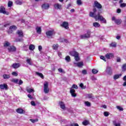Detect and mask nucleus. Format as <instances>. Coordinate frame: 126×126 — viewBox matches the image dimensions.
I'll return each mask as SVG.
<instances>
[{
  "label": "nucleus",
  "instance_id": "obj_1",
  "mask_svg": "<svg viewBox=\"0 0 126 126\" xmlns=\"http://www.w3.org/2000/svg\"><path fill=\"white\" fill-rule=\"evenodd\" d=\"M94 18L95 21H97V20H100L102 22V23H107V21L106 20V19H105L103 16L100 15L99 13L97 14V16H94Z\"/></svg>",
  "mask_w": 126,
  "mask_h": 126
},
{
  "label": "nucleus",
  "instance_id": "obj_2",
  "mask_svg": "<svg viewBox=\"0 0 126 126\" xmlns=\"http://www.w3.org/2000/svg\"><path fill=\"white\" fill-rule=\"evenodd\" d=\"M43 91L45 94H48L50 91V89H49V83H48V82H44Z\"/></svg>",
  "mask_w": 126,
  "mask_h": 126
},
{
  "label": "nucleus",
  "instance_id": "obj_3",
  "mask_svg": "<svg viewBox=\"0 0 126 126\" xmlns=\"http://www.w3.org/2000/svg\"><path fill=\"white\" fill-rule=\"evenodd\" d=\"M56 34V32H55V31L52 30V31H48L46 32V36L49 38L52 39L54 36Z\"/></svg>",
  "mask_w": 126,
  "mask_h": 126
},
{
  "label": "nucleus",
  "instance_id": "obj_4",
  "mask_svg": "<svg viewBox=\"0 0 126 126\" xmlns=\"http://www.w3.org/2000/svg\"><path fill=\"white\" fill-rule=\"evenodd\" d=\"M91 35V32L90 31H88L87 33L84 34H81L80 36L81 39H86V38H90V36Z\"/></svg>",
  "mask_w": 126,
  "mask_h": 126
},
{
  "label": "nucleus",
  "instance_id": "obj_5",
  "mask_svg": "<svg viewBox=\"0 0 126 126\" xmlns=\"http://www.w3.org/2000/svg\"><path fill=\"white\" fill-rule=\"evenodd\" d=\"M60 26L62 28H64V29H68V22H63L60 24Z\"/></svg>",
  "mask_w": 126,
  "mask_h": 126
},
{
  "label": "nucleus",
  "instance_id": "obj_6",
  "mask_svg": "<svg viewBox=\"0 0 126 126\" xmlns=\"http://www.w3.org/2000/svg\"><path fill=\"white\" fill-rule=\"evenodd\" d=\"M112 21H114L115 23H116V24H117V25H120V24L122 23V19H117L116 18V17H112Z\"/></svg>",
  "mask_w": 126,
  "mask_h": 126
},
{
  "label": "nucleus",
  "instance_id": "obj_7",
  "mask_svg": "<svg viewBox=\"0 0 126 126\" xmlns=\"http://www.w3.org/2000/svg\"><path fill=\"white\" fill-rule=\"evenodd\" d=\"M96 12H97V9L96 8H94L93 9V12H90L89 14V16L90 17H93L94 18V16H97L98 14L96 15Z\"/></svg>",
  "mask_w": 126,
  "mask_h": 126
},
{
  "label": "nucleus",
  "instance_id": "obj_8",
  "mask_svg": "<svg viewBox=\"0 0 126 126\" xmlns=\"http://www.w3.org/2000/svg\"><path fill=\"white\" fill-rule=\"evenodd\" d=\"M0 13H3V14H6L7 15L9 14L8 12L5 11V8L2 6L0 7Z\"/></svg>",
  "mask_w": 126,
  "mask_h": 126
},
{
  "label": "nucleus",
  "instance_id": "obj_9",
  "mask_svg": "<svg viewBox=\"0 0 126 126\" xmlns=\"http://www.w3.org/2000/svg\"><path fill=\"white\" fill-rule=\"evenodd\" d=\"M106 73L109 75H112L113 74V69L111 67H107L106 70Z\"/></svg>",
  "mask_w": 126,
  "mask_h": 126
},
{
  "label": "nucleus",
  "instance_id": "obj_10",
  "mask_svg": "<svg viewBox=\"0 0 126 126\" xmlns=\"http://www.w3.org/2000/svg\"><path fill=\"white\" fill-rule=\"evenodd\" d=\"M8 86L6 84L0 85V89H1L2 90H7L8 89Z\"/></svg>",
  "mask_w": 126,
  "mask_h": 126
},
{
  "label": "nucleus",
  "instance_id": "obj_11",
  "mask_svg": "<svg viewBox=\"0 0 126 126\" xmlns=\"http://www.w3.org/2000/svg\"><path fill=\"white\" fill-rule=\"evenodd\" d=\"M83 62H79L78 63H74V66L76 67L78 66V67H82L83 66Z\"/></svg>",
  "mask_w": 126,
  "mask_h": 126
},
{
  "label": "nucleus",
  "instance_id": "obj_12",
  "mask_svg": "<svg viewBox=\"0 0 126 126\" xmlns=\"http://www.w3.org/2000/svg\"><path fill=\"white\" fill-rule=\"evenodd\" d=\"M105 57L106 58V59H107V60H110V59L114 58V54L107 53L105 55Z\"/></svg>",
  "mask_w": 126,
  "mask_h": 126
},
{
  "label": "nucleus",
  "instance_id": "obj_13",
  "mask_svg": "<svg viewBox=\"0 0 126 126\" xmlns=\"http://www.w3.org/2000/svg\"><path fill=\"white\" fill-rule=\"evenodd\" d=\"M94 6L97 8H98V9L102 8V5H101L100 3L98 2V1H94Z\"/></svg>",
  "mask_w": 126,
  "mask_h": 126
},
{
  "label": "nucleus",
  "instance_id": "obj_14",
  "mask_svg": "<svg viewBox=\"0 0 126 126\" xmlns=\"http://www.w3.org/2000/svg\"><path fill=\"white\" fill-rule=\"evenodd\" d=\"M70 93L72 96V97H76L77 94L75 93V90L73 89H70Z\"/></svg>",
  "mask_w": 126,
  "mask_h": 126
},
{
  "label": "nucleus",
  "instance_id": "obj_15",
  "mask_svg": "<svg viewBox=\"0 0 126 126\" xmlns=\"http://www.w3.org/2000/svg\"><path fill=\"white\" fill-rule=\"evenodd\" d=\"M42 9H49L50 7V5L48 3H44L41 6Z\"/></svg>",
  "mask_w": 126,
  "mask_h": 126
},
{
  "label": "nucleus",
  "instance_id": "obj_16",
  "mask_svg": "<svg viewBox=\"0 0 126 126\" xmlns=\"http://www.w3.org/2000/svg\"><path fill=\"white\" fill-rule=\"evenodd\" d=\"M62 5L59 3L54 4V7L56 9H62Z\"/></svg>",
  "mask_w": 126,
  "mask_h": 126
},
{
  "label": "nucleus",
  "instance_id": "obj_17",
  "mask_svg": "<svg viewBox=\"0 0 126 126\" xmlns=\"http://www.w3.org/2000/svg\"><path fill=\"white\" fill-rule=\"evenodd\" d=\"M16 111L18 114H25V111L21 108H18Z\"/></svg>",
  "mask_w": 126,
  "mask_h": 126
},
{
  "label": "nucleus",
  "instance_id": "obj_18",
  "mask_svg": "<svg viewBox=\"0 0 126 126\" xmlns=\"http://www.w3.org/2000/svg\"><path fill=\"white\" fill-rule=\"evenodd\" d=\"M59 105L60 106V108L62 109V110H65V104L63 101H60L59 102Z\"/></svg>",
  "mask_w": 126,
  "mask_h": 126
},
{
  "label": "nucleus",
  "instance_id": "obj_19",
  "mask_svg": "<svg viewBox=\"0 0 126 126\" xmlns=\"http://www.w3.org/2000/svg\"><path fill=\"white\" fill-rule=\"evenodd\" d=\"M69 55L70 56H72V57H77V56H78V53L76 52V51H71L69 52Z\"/></svg>",
  "mask_w": 126,
  "mask_h": 126
},
{
  "label": "nucleus",
  "instance_id": "obj_20",
  "mask_svg": "<svg viewBox=\"0 0 126 126\" xmlns=\"http://www.w3.org/2000/svg\"><path fill=\"white\" fill-rule=\"evenodd\" d=\"M9 52H14L16 51V48L14 46H9L8 48Z\"/></svg>",
  "mask_w": 126,
  "mask_h": 126
},
{
  "label": "nucleus",
  "instance_id": "obj_21",
  "mask_svg": "<svg viewBox=\"0 0 126 126\" xmlns=\"http://www.w3.org/2000/svg\"><path fill=\"white\" fill-rule=\"evenodd\" d=\"M35 30L36 31V33L37 34H41V33H42V29L41 28V27H37L35 28Z\"/></svg>",
  "mask_w": 126,
  "mask_h": 126
},
{
  "label": "nucleus",
  "instance_id": "obj_22",
  "mask_svg": "<svg viewBox=\"0 0 126 126\" xmlns=\"http://www.w3.org/2000/svg\"><path fill=\"white\" fill-rule=\"evenodd\" d=\"M13 68H18L20 66V63H14L12 65Z\"/></svg>",
  "mask_w": 126,
  "mask_h": 126
},
{
  "label": "nucleus",
  "instance_id": "obj_23",
  "mask_svg": "<svg viewBox=\"0 0 126 126\" xmlns=\"http://www.w3.org/2000/svg\"><path fill=\"white\" fill-rule=\"evenodd\" d=\"M26 62L27 63L29 64V65H33V62H32V59H31V58L27 59L26 60Z\"/></svg>",
  "mask_w": 126,
  "mask_h": 126
},
{
  "label": "nucleus",
  "instance_id": "obj_24",
  "mask_svg": "<svg viewBox=\"0 0 126 126\" xmlns=\"http://www.w3.org/2000/svg\"><path fill=\"white\" fill-rule=\"evenodd\" d=\"M93 25L94 27H95V28H99V27H100V26H101L100 24H99V23H98V22L93 23Z\"/></svg>",
  "mask_w": 126,
  "mask_h": 126
},
{
  "label": "nucleus",
  "instance_id": "obj_25",
  "mask_svg": "<svg viewBox=\"0 0 126 126\" xmlns=\"http://www.w3.org/2000/svg\"><path fill=\"white\" fill-rule=\"evenodd\" d=\"M17 34L18 35L19 37H23V32H22V31H17Z\"/></svg>",
  "mask_w": 126,
  "mask_h": 126
},
{
  "label": "nucleus",
  "instance_id": "obj_26",
  "mask_svg": "<svg viewBox=\"0 0 126 126\" xmlns=\"http://www.w3.org/2000/svg\"><path fill=\"white\" fill-rule=\"evenodd\" d=\"M121 76H122V74H116V75H115L114 76H113V78L114 79V80H116V79H118V78L119 77H121Z\"/></svg>",
  "mask_w": 126,
  "mask_h": 126
},
{
  "label": "nucleus",
  "instance_id": "obj_27",
  "mask_svg": "<svg viewBox=\"0 0 126 126\" xmlns=\"http://www.w3.org/2000/svg\"><path fill=\"white\" fill-rule=\"evenodd\" d=\"M29 50L30 51H34V50H35V45L33 44H31L29 46Z\"/></svg>",
  "mask_w": 126,
  "mask_h": 126
},
{
  "label": "nucleus",
  "instance_id": "obj_28",
  "mask_svg": "<svg viewBox=\"0 0 126 126\" xmlns=\"http://www.w3.org/2000/svg\"><path fill=\"white\" fill-rule=\"evenodd\" d=\"M87 98L89 99H94V96L93 94H87Z\"/></svg>",
  "mask_w": 126,
  "mask_h": 126
},
{
  "label": "nucleus",
  "instance_id": "obj_29",
  "mask_svg": "<svg viewBox=\"0 0 126 126\" xmlns=\"http://www.w3.org/2000/svg\"><path fill=\"white\" fill-rule=\"evenodd\" d=\"M52 49L53 50H57L59 49V44H53L52 46Z\"/></svg>",
  "mask_w": 126,
  "mask_h": 126
},
{
  "label": "nucleus",
  "instance_id": "obj_30",
  "mask_svg": "<svg viewBox=\"0 0 126 126\" xmlns=\"http://www.w3.org/2000/svg\"><path fill=\"white\" fill-rule=\"evenodd\" d=\"M82 124L83 126H88L89 125V121L88 120H84Z\"/></svg>",
  "mask_w": 126,
  "mask_h": 126
},
{
  "label": "nucleus",
  "instance_id": "obj_31",
  "mask_svg": "<svg viewBox=\"0 0 126 126\" xmlns=\"http://www.w3.org/2000/svg\"><path fill=\"white\" fill-rule=\"evenodd\" d=\"M84 104L87 107H91V103L89 101H85Z\"/></svg>",
  "mask_w": 126,
  "mask_h": 126
},
{
  "label": "nucleus",
  "instance_id": "obj_32",
  "mask_svg": "<svg viewBox=\"0 0 126 126\" xmlns=\"http://www.w3.org/2000/svg\"><path fill=\"white\" fill-rule=\"evenodd\" d=\"M10 45V43H9V42L8 41H6L5 42V43H4V47H6V48H8V47H9V45Z\"/></svg>",
  "mask_w": 126,
  "mask_h": 126
},
{
  "label": "nucleus",
  "instance_id": "obj_33",
  "mask_svg": "<svg viewBox=\"0 0 126 126\" xmlns=\"http://www.w3.org/2000/svg\"><path fill=\"white\" fill-rule=\"evenodd\" d=\"M113 125L114 126H121V123H117L116 121H113Z\"/></svg>",
  "mask_w": 126,
  "mask_h": 126
},
{
  "label": "nucleus",
  "instance_id": "obj_34",
  "mask_svg": "<svg viewBox=\"0 0 126 126\" xmlns=\"http://www.w3.org/2000/svg\"><path fill=\"white\" fill-rule=\"evenodd\" d=\"M3 77L4 79H8V78H10V76L7 74H4Z\"/></svg>",
  "mask_w": 126,
  "mask_h": 126
},
{
  "label": "nucleus",
  "instance_id": "obj_35",
  "mask_svg": "<svg viewBox=\"0 0 126 126\" xmlns=\"http://www.w3.org/2000/svg\"><path fill=\"white\" fill-rule=\"evenodd\" d=\"M36 74H37V75H38V76H40L41 78H42V79L44 78V75H43V74L36 72Z\"/></svg>",
  "mask_w": 126,
  "mask_h": 126
},
{
  "label": "nucleus",
  "instance_id": "obj_36",
  "mask_svg": "<svg viewBox=\"0 0 126 126\" xmlns=\"http://www.w3.org/2000/svg\"><path fill=\"white\" fill-rule=\"evenodd\" d=\"M10 30H16L17 28L15 26H12L9 27Z\"/></svg>",
  "mask_w": 126,
  "mask_h": 126
},
{
  "label": "nucleus",
  "instance_id": "obj_37",
  "mask_svg": "<svg viewBox=\"0 0 126 126\" xmlns=\"http://www.w3.org/2000/svg\"><path fill=\"white\" fill-rule=\"evenodd\" d=\"M13 4V2L12 1H9L8 2V7H11Z\"/></svg>",
  "mask_w": 126,
  "mask_h": 126
},
{
  "label": "nucleus",
  "instance_id": "obj_38",
  "mask_svg": "<svg viewBox=\"0 0 126 126\" xmlns=\"http://www.w3.org/2000/svg\"><path fill=\"white\" fill-rule=\"evenodd\" d=\"M27 92H28V93H32V92H34V89H27Z\"/></svg>",
  "mask_w": 126,
  "mask_h": 126
},
{
  "label": "nucleus",
  "instance_id": "obj_39",
  "mask_svg": "<svg viewBox=\"0 0 126 126\" xmlns=\"http://www.w3.org/2000/svg\"><path fill=\"white\" fill-rule=\"evenodd\" d=\"M110 47H113L114 48H116L117 47V43L115 42H113L110 44Z\"/></svg>",
  "mask_w": 126,
  "mask_h": 126
},
{
  "label": "nucleus",
  "instance_id": "obj_40",
  "mask_svg": "<svg viewBox=\"0 0 126 126\" xmlns=\"http://www.w3.org/2000/svg\"><path fill=\"white\" fill-rule=\"evenodd\" d=\"M65 61H66V62H70V57H69V56H67L65 58Z\"/></svg>",
  "mask_w": 126,
  "mask_h": 126
},
{
  "label": "nucleus",
  "instance_id": "obj_41",
  "mask_svg": "<svg viewBox=\"0 0 126 126\" xmlns=\"http://www.w3.org/2000/svg\"><path fill=\"white\" fill-rule=\"evenodd\" d=\"M11 81L14 83H17L18 82V79H13Z\"/></svg>",
  "mask_w": 126,
  "mask_h": 126
},
{
  "label": "nucleus",
  "instance_id": "obj_42",
  "mask_svg": "<svg viewBox=\"0 0 126 126\" xmlns=\"http://www.w3.org/2000/svg\"><path fill=\"white\" fill-rule=\"evenodd\" d=\"M122 70L123 71H126V64H124L122 66Z\"/></svg>",
  "mask_w": 126,
  "mask_h": 126
},
{
  "label": "nucleus",
  "instance_id": "obj_43",
  "mask_svg": "<svg viewBox=\"0 0 126 126\" xmlns=\"http://www.w3.org/2000/svg\"><path fill=\"white\" fill-rule=\"evenodd\" d=\"M80 87H81L82 89H85V88H86V86H84V85H83V83H81L80 84Z\"/></svg>",
  "mask_w": 126,
  "mask_h": 126
},
{
  "label": "nucleus",
  "instance_id": "obj_44",
  "mask_svg": "<svg viewBox=\"0 0 126 126\" xmlns=\"http://www.w3.org/2000/svg\"><path fill=\"white\" fill-rule=\"evenodd\" d=\"M77 4H78V5H81L82 4V1H81V0H77Z\"/></svg>",
  "mask_w": 126,
  "mask_h": 126
},
{
  "label": "nucleus",
  "instance_id": "obj_45",
  "mask_svg": "<svg viewBox=\"0 0 126 126\" xmlns=\"http://www.w3.org/2000/svg\"><path fill=\"white\" fill-rule=\"evenodd\" d=\"M92 73L94 74H96L97 73H98V70H96V69H93L92 70Z\"/></svg>",
  "mask_w": 126,
  "mask_h": 126
},
{
  "label": "nucleus",
  "instance_id": "obj_46",
  "mask_svg": "<svg viewBox=\"0 0 126 126\" xmlns=\"http://www.w3.org/2000/svg\"><path fill=\"white\" fill-rule=\"evenodd\" d=\"M73 88L75 89H78V87L77 86V85L74 84L72 85L71 89H73Z\"/></svg>",
  "mask_w": 126,
  "mask_h": 126
},
{
  "label": "nucleus",
  "instance_id": "obj_47",
  "mask_svg": "<svg viewBox=\"0 0 126 126\" xmlns=\"http://www.w3.org/2000/svg\"><path fill=\"white\" fill-rule=\"evenodd\" d=\"M16 4H19V5H21V4H22V2H21V1L19 0H18L16 1Z\"/></svg>",
  "mask_w": 126,
  "mask_h": 126
},
{
  "label": "nucleus",
  "instance_id": "obj_48",
  "mask_svg": "<svg viewBox=\"0 0 126 126\" xmlns=\"http://www.w3.org/2000/svg\"><path fill=\"white\" fill-rule=\"evenodd\" d=\"M75 61H76V62H78V61H79L80 59H79V55L78 54V56H75Z\"/></svg>",
  "mask_w": 126,
  "mask_h": 126
},
{
  "label": "nucleus",
  "instance_id": "obj_49",
  "mask_svg": "<svg viewBox=\"0 0 126 126\" xmlns=\"http://www.w3.org/2000/svg\"><path fill=\"white\" fill-rule=\"evenodd\" d=\"M126 3H122L120 4V7H126Z\"/></svg>",
  "mask_w": 126,
  "mask_h": 126
},
{
  "label": "nucleus",
  "instance_id": "obj_50",
  "mask_svg": "<svg viewBox=\"0 0 126 126\" xmlns=\"http://www.w3.org/2000/svg\"><path fill=\"white\" fill-rule=\"evenodd\" d=\"M100 59L101 60H102L103 61H104V62H106V58H105V57L103 56H101L100 57Z\"/></svg>",
  "mask_w": 126,
  "mask_h": 126
},
{
  "label": "nucleus",
  "instance_id": "obj_51",
  "mask_svg": "<svg viewBox=\"0 0 126 126\" xmlns=\"http://www.w3.org/2000/svg\"><path fill=\"white\" fill-rule=\"evenodd\" d=\"M12 75H13L14 76H17V75H18V73L16 72H12Z\"/></svg>",
  "mask_w": 126,
  "mask_h": 126
},
{
  "label": "nucleus",
  "instance_id": "obj_52",
  "mask_svg": "<svg viewBox=\"0 0 126 126\" xmlns=\"http://www.w3.org/2000/svg\"><path fill=\"white\" fill-rule=\"evenodd\" d=\"M117 108L118 110H119V111H124V108L121 106H117Z\"/></svg>",
  "mask_w": 126,
  "mask_h": 126
},
{
  "label": "nucleus",
  "instance_id": "obj_53",
  "mask_svg": "<svg viewBox=\"0 0 126 126\" xmlns=\"http://www.w3.org/2000/svg\"><path fill=\"white\" fill-rule=\"evenodd\" d=\"M30 121H31V122L32 123H35V122H38V119H35V120H34V119H30Z\"/></svg>",
  "mask_w": 126,
  "mask_h": 126
},
{
  "label": "nucleus",
  "instance_id": "obj_54",
  "mask_svg": "<svg viewBox=\"0 0 126 126\" xmlns=\"http://www.w3.org/2000/svg\"><path fill=\"white\" fill-rule=\"evenodd\" d=\"M82 73L84 75L87 74V71L85 69H84L82 71Z\"/></svg>",
  "mask_w": 126,
  "mask_h": 126
},
{
  "label": "nucleus",
  "instance_id": "obj_55",
  "mask_svg": "<svg viewBox=\"0 0 126 126\" xmlns=\"http://www.w3.org/2000/svg\"><path fill=\"white\" fill-rule=\"evenodd\" d=\"M104 115L105 117H108L109 116V113L108 112H104Z\"/></svg>",
  "mask_w": 126,
  "mask_h": 126
},
{
  "label": "nucleus",
  "instance_id": "obj_56",
  "mask_svg": "<svg viewBox=\"0 0 126 126\" xmlns=\"http://www.w3.org/2000/svg\"><path fill=\"white\" fill-rule=\"evenodd\" d=\"M31 104L32 106H36V103H35V102L34 101H32L31 102Z\"/></svg>",
  "mask_w": 126,
  "mask_h": 126
},
{
  "label": "nucleus",
  "instance_id": "obj_57",
  "mask_svg": "<svg viewBox=\"0 0 126 126\" xmlns=\"http://www.w3.org/2000/svg\"><path fill=\"white\" fill-rule=\"evenodd\" d=\"M117 62L118 63H121V58L117 57Z\"/></svg>",
  "mask_w": 126,
  "mask_h": 126
},
{
  "label": "nucleus",
  "instance_id": "obj_58",
  "mask_svg": "<svg viewBox=\"0 0 126 126\" xmlns=\"http://www.w3.org/2000/svg\"><path fill=\"white\" fill-rule=\"evenodd\" d=\"M38 51L39 52H41V51H42V46L41 45L38 46Z\"/></svg>",
  "mask_w": 126,
  "mask_h": 126
},
{
  "label": "nucleus",
  "instance_id": "obj_59",
  "mask_svg": "<svg viewBox=\"0 0 126 126\" xmlns=\"http://www.w3.org/2000/svg\"><path fill=\"white\" fill-rule=\"evenodd\" d=\"M71 126H79L77 124L73 123L71 124Z\"/></svg>",
  "mask_w": 126,
  "mask_h": 126
},
{
  "label": "nucleus",
  "instance_id": "obj_60",
  "mask_svg": "<svg viewBox=\"0 0 126 126\" xmlns=\"http://www.w3.org/2000/svg\"><path fill=\"white\" fill-rule=\"evenodd\" d=\"M117 13H121L122 12V10L121 9H118L117 10Z\"/></svg>",
  "mask_w": 126,
  "mask_h": 126
},
{
  "label": "nucleus",
  "instance_id": "obj_61",
  "mask_svg": "<svg viewBox=\"0 0 126 126\" xmlns=\"http://www.w3.org/2000/svg\"><path fill=\"white\" fill-rule=\"evenodd\" d=\"M23 83V81L22 80H20L19 82V85H21Z\"/></svg>",
  "mask_w": 126,
  "mask_h": 126
},
{
  "label": "nucleus",
  "instance_id": "obj_62",
  "mask_svg": "<svg viewBox=\"0 0 126 126\" xmlns=\"http://www.w3.org/2000/svg\"><path fill=\"white\" fill-rule=\"evenodd\" d=\"M58 56H59V58H62V53L58 52Z\"/></svg>",
  "mask_w": 126,
  "mask_h": 126
},
{
  "label": "nucleus",
  "instance_id": "obj_63",
  "mask_svg": "<svg viewBox=\"0 0 126 126\" xmlns=\"http://www.w3.org/2000/svg\"><path fill=\"white\" fill-rule=\"evenodd\" d=\"M58 71H59V72H63V70L62 68H59Z\"/></svg>",
  "mask_w": 126,
  "mask_h": 126
},
{
  "label": "nucleus",
  "instance_id": "obj_64",
  "mask_svg": "<svg viewBox=\"0 0 126 126\" xmlns=\"http://www.w3.org/2000/svg\"><path fill=\"white\" fill-rule=\"evenodd\" d=\"M28 98H30V99H33V97L32 96V95H31V94H28Z\"/></svg>",
  "mask_w": 126,
  "mask_h": 126
}]
</instances>
